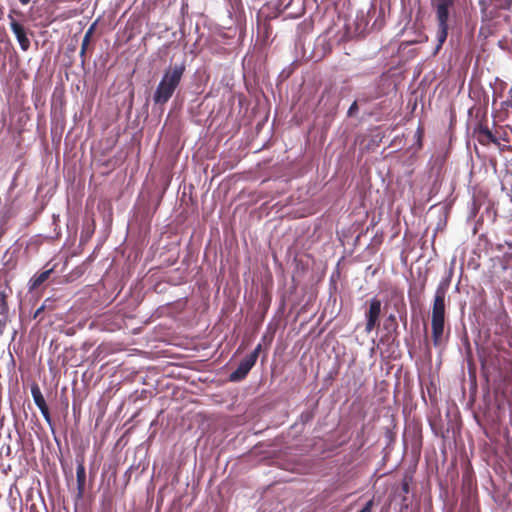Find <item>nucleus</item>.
<instances>
[{
	"instance_id": "nucleus-1",
	"label": "nucleus",
	"mask_w": 512,
	"mask_h": 512,
	"mask_svg": "<svg viewBox=\"0 0 512 512\" xmlns=\"http://www.w3.org/2000/svg\"><path fill=\"white\" fill-rule=\"evenodd\" d=\"M451 284V275L442 278L434 293L431 311V337L435 347L444 340L446 324V296Z\"/></svg>"
},
{
	"instance_id": "nucleus-2",
	"label": "nucleus",
	"mask_w": 512,
	"mask_h": 512,
	"mask_svg": "<svg viewBox=\"0 0 512 512\" xmlns=\"http://www.w3.org/2000/svg\"><path fill=\"white\" fill-rule=\"evenodd\" d=\"M185 70L186 66L183 62L170 66L165 70L164 75L153 94V101L155 105L163 106L170 100L179 86Z\"/></svg>"
},
{
	"instance_id": "nucleus-3",
	"label": "nucleus",
	"mask_w": 512,
	"mask_h": 512,
	"mask_svg": "<svg viewBox=\"0 0 512 512\" xmlns=\"http://www.w3.org/2000/svg\"><path fill=\"white\" fill-rule=\"evenodd\" d=\"M431 4L435 10V18L437 23V45L434 52V54H437L448 37L451 10L454 7L455 0H432Z\"/></svg>"
},
{
	"instance_id": "nucleus-4",
	"label": "nucleus",
	"mask_w": 512,
	"mask_h": 512,
	"mask_svg": "<svg viewBox=\"0 0 512 512\" xmlns=\"http://www.w3.org/2000/svg\"><path fill=\"white\" fill-rule=\"evenodd\" d=\"M261 348V344H258L249 355L241 360L238 367L229 375L230 381L238 382L246 378L249 371L255 365Z\"/></svg>"
},
{
	"instance_id": "nucleus-5",
	"label": "nucleus",
	"mask_w": 512,
	"mask_h": 512,
	"mask_svg": "<svg viewBox=\"0 0 512 512\" xmlns=\"http://www.w3.org/2000/svg\"><path fill=\"white\" fill-rule=\"evenodd\" d=\"M368 308L365 312V332L370 333L379 326L382 313V302L379 298L373 297L366 302Z\"/></svg>"
},
{
	"instance_id": "nucleus-6",
	"label": "nucleus",
	"mask_w": 512,
	"mask_h": 512,
	"mask_svg": "<svg viewBox=\"0 0 512 512\" xmlns=\"http://www.w3.org/2000/svg\"><path fill=\"white\" fill-rule=\"evenodd\" d=\"M512 0H479L481 13L486 18H492L497 11L509 9Z\"/></svg>"
},
{
	"instance_id": "nucleus-7",
	"label": "nucleus",
	"mask_w": 512,
	"mask_h": 512,
	"mask_svg": "<svg viewBox=\"0 0 512 512\" xmlns=\"http://www.w3.org/2000/svg\"><path fill=\"white\" fill-rule=\"evenodd\" d=\"M10 19V28L15 34L17 41L23 51H27L30 48V40L26 35V30L19 22H17L11 15H9Z\"/></svg>"
},
{
	"instance_id": "nucleus-8",
	"label": "nucleus",
	"mask_w": 512,
	"mask_h": 512,
	"mask_svg": "<svg viewBox=\"0 0 512 512\" xmlns=\"http://www.w3.org/2000/svg\"><path fill=\"white\" fill-rule=\"evenodd\" d=\"M31 394L33 397V400L36 404V406L41 411L42 416L44 417L45 421L49 424H51V415L49 408L46 404V401L44 399V396L37 384H33L31 387Z\"/></svg>"
},
{
	"instance_id": "nucleus-9",
	"label": "nucleus",
	"mask_w": 512,
	"mask_h": 512,
	"mask_svg": "<svg viewBox=\"0 0 512 512\" xmlns=\"http://www.w3.org/2000/svg\"><path fill=\"white\" fill-rule=\"evenodd\" d=\"M474 136L477 141L482 145H490L491 143L497 144L498 140L488 128L486 124L482 122L478 124V126L474 129Z\"/></svg>"
},
{
	"instance_id": "nucleus-10",
	"label": "nucleus",
	"mask_w": 512,
	"mask_h": 512,
	"mask_svg": "<svg viewBox=\"0 0 512 512\" xmlns=\"http://www.w3.org/2000/svg\"><path fill=\"white\" fill-rule=\"evenodd\" d=\"M77 468H76V480H77V496L78 498H82L85 493V485H86V472L84 466V459L81 457L77 458Z\"/></svg>"
},
{
	"instance_id": "nucleus-11",
	"label": "nucleus",
	"mask_w": 512,
	"mask_h": 512,
	"mask_svg": "<svg viewBox=\"0 0 512 512\" xmlns=\"http://www.w3.org/2000/svg\"><path fill=\"white\" fill-rule=\"evenodd\" d=\"M12 295V289L7 281L0 280V314L6 315L8 313L7 299Z\"/></svg>"
},
{
	"instance_id": "nucleus-12",
	"label": "nucleus",
	"mask_w": 512,
	"mask_h": 512,
	"mask_svg": "<svg viewBox=\"0 0 512 512\" xmlns=\"http://www.w3.org/2000/svg\"><path fill=\"white\" fill-rule=\"evenodd\" d=\"M426 288V280H423L419 286L411 284L408 289V299L411 306L417 305Z\"/></svg>"
},
{
	"instance_id": "nucleus-13",
	"label": "nucleus",
	"mask_w": 512,
	"mask_h": 512,
	"mask_svg": "<svg viewBox=\"0 0 512 512\" xmlns=\"http://www.w3.org/2000/svg\"><path fill=\"white\" fill-rule=\"evenodd\" d=\"M52 271H53V269L51 268V269L43 271L37 275H34L33 278L31 279L30 288L36 289V288L40 287L49 278Z\"/></svg>"
},
{
	"instance_id": "nucleus-14",
	"label": "nucleus",
	"mask_w": 512,
	"mask_h": 512,
	"mask_svg": "<svg viewBox=\"0 0 512 512\" xmlns=\"http://www.w3.org/2000/svg\"><path fill=\"white\" fill-rule=\"evenodd\" d=\"M384 328L388 331H396L398 322L394 314H390L384 321Z\"/></svg>"
},
{
	"instance_id": "nucleus-15",
	"label": "nucleus",
	"mask_w": 512,
	"mask_h": 512,
	"mask_svg": "<svg viewBox=\"0 0 512 512\" xmlns=\"http://www.w3.org/2000/svg\"><path fill=\"white\" fill-rule=\"evenodd\" d=\"M94 28H95V24L91 25L88 30L86 31L84 37H83V40H82V44H81V50H86L88 49V46L90 44V41H91V38L93 36V33H94Z\"/></svg>"
},
{
	"instance_id": "nucleus-16",
	"label": "nucleus",
	"mask_w": 512,
	"mask_h": 512,
	"mask_svg": "<svg viewBox=\"0 0 512 512\" xmlns=\"http://www.w3.org/2000/svg\"><path fill=\"white\" fill-rule=\"evenodd\" d=\"M426 41H428V36L420 31L417 38L411 39V40H407L406 44L407 45H414V44L423 43V42H426Z\"/></svg>"
},
{
	"instance_id": "nucleus-17",
	"label": "nucleus",
	"mask_w": 512,
	"mask_h": 512,
	"mask_svg": "<svg viewBox=\"0 0 512 512\" xmlns=\"http://www.w3.org/2000/svg\"><path fill=\"white\" fill-rule=\"evenodd\" d=\"M357 111H358V103H357V101H354L351 104V106L349 107L347 114H348V116L351 117V116H354L357 113Z\"/></svg>"
},
{
	"instance_id": "nucleus-18",
	"label": "nucleus",
	"mask_w": 512,
	"mask_h": 512,
	"mask_svg": "<svg viewBox=\"0 0 512 512\" xmlns=\"http://www.w3.org/2000/svg\"><path fill=\"white\" fill-rule=\"evenodd\" d=\"M374 505L373 499L369 500L359 512H371Z\"/></svg>"
},
{
	"instance_id": "nucleus-19",
	"label": "nucleus",
	"mask_w": 512,
	"mask_h": 512,
	"mask_svg": "<svg viewBox=\"0 0 512 512\" xmlns=\"http://www.w3.org/2000/svg\"><path fill=\"white\" fill-rule=\"evenodd\" d=\"M44 309H45V305L43 304V305H41V306H40V307L35 311V313H34V315H33V318H34V319L38 318V317L43 313Z\"/></svg>"
},
{
	"instance_id": "nucleus-20",
	"label": "nucleus",
	"mask_w": 512,
	"mask_h": 512,
	"mask_svg": "<svg viewBox=\"0 0 512 512\" xmlns=\"http://www.w3.org/2000/svg\"><path fill=\"white\" fill-rule=\"evenodd\" d=\"M80 58H81L82 64H84L86 61V50H80Z\"/></svg>"
},
{
	"instance_id": "nucleus-21",
	"label": "nucleus",
	"mask_w": 512,
	"mask_h": 512,
	"mask_svg": "<svg viewBox=\"0 0 512 512\" xmlns=\"http://www.w3.org/2000/svg\"><path fill=\"white\" fill-rule=\"evenodd\" d=\"M402 491H403L404 493H408V492H409V484H408L406 481H404V482L402 483Z\"/></svg>"
},
{
	"instance_id": "nucleus-22",
	"label": "nucleus",
	"mask_w": 512,
	"mask_h": 512,
	"mask_svg": "<svg viewBox=\"0 0 512 512\" xmlns=\"http://www.w3.org/2000/svg\"><path fill=\"white\" fill-rule=\"evenodd\" d=\"M22 5H27L31 0H19Z\"/></svg>"
},
{
	"instance_id": "nucleus-23",
	"label": "nucleus",
	"mask_w": 512,
	"mask_h": 512,
	"mask_svg": "<svg viewBox=\"0 0 512 512\" xmlns=\"http://www.w3.org/2000/svg\"><path fill=\"white\" fill-rule=\"evenodd\" d=\"M507 105H508L509 107H511V108H512V96H511V98L508 100Z\"/></svg>"
}]
</instances>
